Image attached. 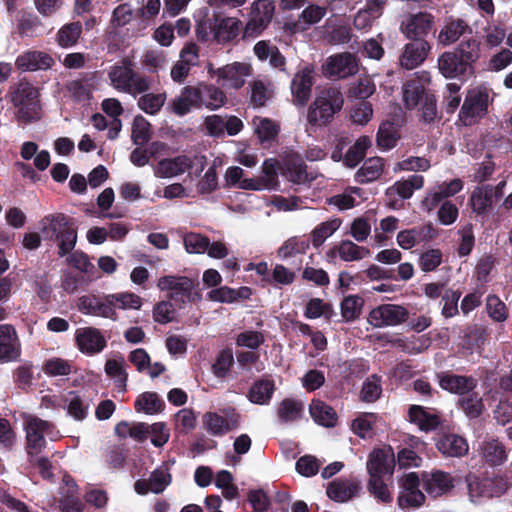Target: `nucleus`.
Segmentation results:
<instances>
[{
	"instance_id": "nucleus-1",
	"label": "nucleus",
	"mask_w": 512,
	"mask_h": 512,
	"mask_svg": "<svg viewBox=\"0 0 512 512\" xmlns=\"http://www.w3.org/2000/svg\"><path fill=\"white\" fill-rule=\"evenodd\" d=\"M344 104V97L338 87L321 89L307 112V121L312 126L322 127L329 124Z\"/></svg>"
},
{
	"instance_id": "nucleus-2",
	"label": "nucleus",
	"mask_w": 512,
	"mask_h": 512,
	"mask_svg": "<svg viewBox=\"0 0 512 512\" xmlns=\"http://www.w3.org/2000/svg\"><path fill=\"white\" fill-rule=\"evenodd\" d=\"M107 75L115 90L134 97L148 91L152 83L149 77L137 73L132 62L126 58L111 66Z\"/></svg>"
},
{
	"instance_id": "nucleus-3",
	"label": "nucleus",
	"mask_w": 512,
	"mask_h": 512,
	"mask_svg": "<svg viewBox=\"0 0 512 512\" xmlns=\"http://www.w3.org/2000/svg\"><path fill=\"white\" fill-rule=\"evenodd\" d=\"M11 102L20 121L27 123L41 117L39 91L28 81L21 80L11 88Z\"/></svg>"
},
{
	"instance_id": "nucleus-4",
	"label": "nucleus",
	"mask_w": 512,
	"mask_h": 512,
	"mask_svg": "<svg viewBox=\"0 0 512 512\" xmlns=\"http://www.w3.org/2000/svg\"><path fill=\"white\" fill-rule=\"evenodd\" d=\"M41 224L44 235L49 239L58 241L59 256L62 257L74 249L77 233L65 215H48L42 220Z\"/></svg>"
},
{
	"instance_id": "nucleus-5",
	"label": "nucleus",
	"mask_w": 512,
	"mask_h": 512,
	"mask_svg": "<svg viewBox=\"0 0 512 512\" xmlns=\"http://www.w3.org/2000/svg\"><path fill=\"white\" fill-rule=\"evenodd\" d=\"M23 428L26 434L27 453L35 455L42 451L46 446L45 437L56 440L59 437L51 422L40 419L39 417L24 413L22 414Z\"/></svg>"
},
{
	"instance_id": "nucleus-6",
	"label": "nucleus",
	"mask_w": 512,
	"mask_h": 512,
	"mask_svg": "<svg viewBox=\"0 0 512 512\" xmlns=\"http://www.w3.org/2000/svg\"><path fill=\"white\" fill-rule=\"evenodd\" d=\"M208 76L220 87L238 90L251 75V66L245 62H233L222 67H215L212 62L206 64Z\"/></svg>"
},
{
	"instance_id": "nucleus-7",
	"label": "nucleus",
	"mask_w": 512,
	"mask_h": 512,
	"mask_svg": "<svg viewBox=\"0 0 512 512\" xmlns=\"http://www.w3.org/2000/svg\"><path fill=\"white\" fill-rule=\"evenodd\" d=\"M205 165L206 158L204 156L194 155L190 157L180 155L159 161L154 169V175L159 178H173L189 172V176H191L203 171Z\"/></svg>"
},
{
	"instance_id": "nucleus-8",
	"label": "nucleus",
	"mask_w": 512,
	"mask_h": 512,
	"mask_svg": "<svg viewBox=\"0 0 512 512\" xmlns=\"http://www.w3.org/2000/svg\"><path fill=\"white\" fill-rule=\"evenodd\" d=\"M489 105V94L486 89L474 88L468 91L461 107L459 118L461 122L470 126L486 115Z\"/></svg>"
},
{
	"instance_id": "nucleus-9",
	"label": "nucleus",
	"mask_w": 512,
	"mask_h": 512,
	"mask_svg": "<svg viewBox=\"0 0 512 512\" xmlns=\"http://www.w3.org/2000/svg\"><path fill=\"white\" fill-rule=\"evenodd\" d=\"M272 0H256L251 5V17L243 29L244 38L260 35L269 25L274 14Z\"/></svg>"
},
{
	"instance_id": "nucleus-10",
	"label": "nucleus",
	"mask_w": 512,
	"mask_h": 512,
	"mask_svg": "<svg viewBox=\"0 0 512 512\" xmlns=\"http://www.w3.org/2000/svg\"><path fill=\"white\" fill-rule=\"evenodd\" d=\"M505 181L497 185H483L476 187L470 195V205L474 213L484 215L488 213L503 196Z\"/></svg>"
},
{
	"instance_id": "nucleus-11",
	"label": "nucleus",
	"mask_w": 512,
	"mask_h": 512,
	"mask_svg": "<svg viewBox=\"0 0 512 512\" xmlns=\"http://www.w3.org/2000/svg\"><path fill=\"white\" fill-rule=\"evenodd\" d=\"M400 488L397 502L401 509L418 508L424 504L425 495L419 489V477L416 473L403 475L400 479Z\"/></svg>"
},
{
	"instance_id": "nucleus-12",
	"label": "nucleus",
	"mask_w": 512,
	"mask_h": 512,
	"mask_svg": "<svg viewBox=\"0 0 512 512\" xmlns=\"http://www.w3.org/2000/svg\"><path fill=\"white\" fill-rule=\"evenodd\" d=\"M357 58L348 52L338 53L326 59L323 74L328 78H346L358 72Z\"/></svg>"
},
{
	"instance_id": "nucleus-13",
	"label": "nucleus",
	"mask_w": 512,
	"mask_h": 512,
	"mask_svg": "<svg viewBox=\"0 0 512 512\" xmlns=\"http://www.w3.org/2000/svg\"><path fill=\"white\" fill-rule=\"evenodd\" d=\"M407 318L408 311L403 306L383 304L371 310L368 315V322L376 328H383L399 325Z\"/></svg>"
},
{
	"instance_id": "nucleus-14",
	"label": "nucleus",
	"mask_w": 512,
	"mask_h": 512,
	"mask_svg": "<svg viewBox=\"0 0 512 512\" xmlns=\"http://www.w3.org/2000/svg\"><path fill=\"white\" fill-rule=\"evenodd\" d=\"M239 425V415L234 409L224 411L223 414L207 412L203 416L204 428L214 436H222Z\"/></svg>"
},
{
	"instance_id": "nucleus-15",
	"label": "nucleus",
	"mask_w": 512,
	"mask_h": 512,
	"mask_svg": "<svg viewBox=\"0 0 512 512\" xmlns=\"http://www.w3.org/2000/svg\"><path fill=\"white\" fill-rule=\"evenodd\" d=\"M430 82V75L428 72L422 71L417 73V77L408 80L402 87V100L406 109L412 110L418 107L424 100L427 94L424 83Z\"/></svg>"
},
{
	"instance_id": "nucleus-16",
	"label": "nucleus",
	"mask_w": 512,
	"mask_h": 512,
	"mask_svg": "<svg viewBox=\"0 0 512 512\" xmlns=\"http://www.w3.org/2000/svg\"><path fill=\"white\" fill-rule=\"evenodd\" d=\"M78 349L88 355L100 353L106 347V339L101 331L94 327L78 328L75 332Z\"/></svg>"
},
{
	"instance_id": "nucleus-17",
	"label": "nucleus",
	"mask_w": 512,
	"mask_h": 512,
	"mask_svg": "<svg viewBox=\"0 0 512 512\" xmlns=\"http://www.w3.org/2000/svg\"><path fill=\"white\" fill-rule=\"evenodd\" d=\"M157 287L161 291H169L172 298L185 301L190 299L194 283L186 276L165 275L158 279Z\"/></svg>"
},
{
	"instance_id": "nucleus-18",
	"label": "nucleus",
	"mask_w": 512,
	"mask_h": 512,
	"mask_svg": "<svg viewBox=\"0 0 512 512\" xmlns=\"http://www.w3.org/2000/svg\"><path fill=\"white\" fill-rule=\"evenodd\" d=\"M21 344L12 325H0V363L16 361L20 357Z\"/></svg>"
},
{
	"instance_id": "nucleus-19",
	"label": "nucleus",
	"mask_w": 512,
	"mask_h": 512,
	"mask_svg": "<svg viewBox=\"0 0 512 512\" xmlns=\"http://www.w3.org/2000/svg\"><path fill=\"white\" fill-rule=\"evenodd\" d=\"M77 307L83 314L104 317L112 320L117 319V313L113 312L111 308L109 294L105 295L103 298L91 295L82 296L78 300Z\"/></svg>"
},
{
	"instance_id": "nucleus-20",
	"label": "nucleus",
	"mask_w": 512,
	"mask_h": 512,
	"mask_svg": "<svg viewBox=\"0 0 512 512\" xmlns=\"http://www.w3.org/2000/svg\"><path fill=\"white\" fill-rule=\"evenodd\" d=\"M463 189L460 179H453L449 183H442L429 190L423 198L421 205L427 212L433 211L442 200L452 197Z\"/></svg>"
},
{
	"instance_id": "nucleus-21",
	"label": "nucleus",
	"mask_w": 512,
	"mask_h": 512,
	"mask_svg": "<svg viewBox=\"0 0 512 512\" xmlns=\"http://www.w3.org/2000/svg\"><path fill=\"white\" fill-rule=\"evenodd\" d=\"M366 466L369 478L391 475L395 466L394 454L381 449L373 450L369 454Z\"/></svg>"
},
{
	"instance_id": "nucleus-22",
	"label": "nucleus",
	"mask_w": 512,
	"mask_h": 512,
	"mask_svg": "<svg viewBox=\"0 0 512 512\" xmlns=\"http://www.w3.org/2000/svg\"><path fill=\"white\" fill-rule=\"evenodd\" d=\"M423 487L432 497L448 493L454 486V480L449 473L443 471L424 472Z\"/></svg>"
},
{
	"instance_id": "nucleus-23",
	"label": "nucleus",
	"mask_w": 512,
	"mask_h": 512,
	"mask_svg": "<svg viewBox=\"0 0 512 512\" xmlns=\"http://www.w3.org/2000/svg\"><path fill=\"white\" fill-rule=\"evenodd\" d=\"M195 87L199 98L198 109L205 107L209 110H217L225 105L227 97L220 86L202 82Z\"/></svg>"
},
{
	"instance_id": "nucleus-24",
	"label": "nucleus",
	"mask_w": 512,
	"mask_h": 512,
	"mask_svg": "<svg viewBox=\"0 0 512 512\" xmlns=\"http://www.w3.org/2000/svg\"><path fill=\"white\" fill-rule=\"evenodd\" d=\"M370 254L371 252L367 247L357 245L351 240H342L327 252L328 257L335 258L338 256L345 262L360 261L369 257Z\"/></svg>"
},
{
	"instance_id": "nucleus-25",
	"label": "nucleus",
	"mask_w": 512,
	"mask_h": 512,
	"mask_svg": "<svg viewBox=\"0 0 512 512\" xmlns=\"http://www.w3.org/2000/svg\"><path fill=\"white\" fill-rule=\"evenodd\" d=\"M314 74L315 71L313 67L305 66L295 74L292 80L291 91L295 101L300 105H304L310 96Z\"/></svg>"
},
{
	"instance_id": "nucleus-26",
	"label": "nucleus",
	"mask_w": 512,
	"mask_h": 512,
	"mask_svg": "<svg viewBox=\"0 0 512 512\" xmlns=\"http://www.w3.org/2000/svg\"><path fill=\"white\" fill-rule=\"evenodd\" d=\"M438 69L446 78H460L472 74V71L460 59L458 53L454 51L444 52L440 55L438 58Z\"/></svg>"
},
{
	"instance_id": "nucleus-27",
	"label": "nucleus",
	"mask_w": 512,
	"mask_h": 512,
	"mask_svg": "<svg viewBox=\"0 0 512 512\" xmlns=\"http://www.w3.org/2000/svg\"><path fill=\"white\" fill-rule=\"evenodd\" d=\"M429 50V44L423 40L407 44L400 56L401 66L408 70L416 68L426 59Z\"/></svg>"
},
{
	"instance_id": "nucleus-28",
	"label": "nucleus",
	"mask_w": 512,
	"mask_h": 512,
	"mask_svg": "<svg viewBox=\"0 0 512 512\" xmlns=\"http://www.w3.org/2000/svg\"><path fill=\"white\" fill-rule=\"evenodd\" d=\"M439 385L442 389L458 394L460 398L465 394L474 390L477 382L472 377L454 375V374H442L439 375Z\"/></svg>"
},
{
	"instance_id": "nucleus-29",
	"label": "nucleus",
	"mask_w": 512,
	"mask_h": 512,
	"mask_svg": "<svg viewBox=\"0 0 512 512\" xmlns=\"http://www.w3.org/2000/svg\"><path fill=\"white\" fill-rule=\"evenodd\" d=\"M325 15V7L312 4L302 11L298 21L287 23L285 26L293 34L303 32L310 26L318 23Z\"/></svg>"
},
{
	"instance_id": "nucleus-30",
	"label": "nucleus",
	"mask_w": 512,
	"mask_h": 512,
	"mask_svg": "<svg viewBox=\"0 0 512 512\" xmlns=\"http://www.w3.org/2000/svg\"><path fill=\"white\" fill-rule=\"evenodd\" d=\"M385 0H367L365 8L354 17V26L358 30H368L373 22L382 15Z\"/></svg>"
},
{
	"instance_id": "nucleus-31",
	"label": "nucleus",
	"mask_w": 512,
	"mask_h": 512,
	"mask_svg": "<svg viewBox=\"0 0 512 512\" xmlns=\"http://www.w3.org/2000/svg\"><path fill=\"white\" fill-rule=\"evenodd\" d=\"M15 64L21 70L35 71L50 68L53 64V59L45 52L27 51L17 57Z\"/></svg>"
},
{
	"instance_id": "nucleus-32",
	"label": "nucleus",
	"mask_w": 512,
	"mask_h": 512,
	"mask_svg": "<svg viewBox=\"0 0 512 512\" xmlns=\"http://www.w3.org/2000/svg\"><path fill=\"white\" fill-rule=\"evenodd\" d=\"M437 449L446 457H462L468 453L469 446L465 438L456 434H446L439 438Z\"/></svg>"
},
{
	"instance_id": "nucleus-33",
	"label": "nucleus",
	"mask_w": 512,
	"mask_h": 512,
	"mask_svg": "<svg viewBox=\"0 0 512 512\" xmlns=\"http://www.w3.org/2000/svg\"><path fill=\"white\" fill-rule=\"evenodd\" d=\"M409 420L423 431H432L440 424L439 415L422 406L413 405L409 409Z\"/></svg>"
},
{
	"instance_id": "nucleus-34",
	"label": "nucleus",
	"mask_w": 512,
	"mask_h": 512,
	"mask_svg": "<svg viewBox=\"0 0 512 512\" xmlns=\"http://www.w3.org/2000/svg\"><path fill=\"white\" fill-rule=\"evenodd\" d=\"M433 23V17L427 13H418L409 17L406 23L402 25V31L411 39H416L426 35Z\"/></svg>"
},
{
	"instance_id": "nucleus-35",
	"label": "nucleus",
	"mask_w": 512,
	"mask_h": 512,
	"mask_svg": "<svg viewBox=\"0 0 512 512\" xmlns=\"http://www.w3.org/2000/svg\"><path fill=\"white\" fill-rule=\"evenodd\" d=\"M385 161L381 157H370L366 159L355 174L356 181L364 184L376 181L383 174Z\"/></svg>"
},
{
	"instance_id": "nucleus-36",
	"label": "nucleus",
	"mask_w": 512,
	"mask_h": 512,
	"mask_svg": "<svg viewBox=\"0 0 512 512\" xmlns=\"http://www.w3.org/2000/svg\"><path fill=\"white\" fill-rule=\"evenodd\" d=\"M198 96L195 86H186L181 93L175 97L170 105L174 114L183 116L190 112L192 108H198Z\"/></svg>"
},
{
	"instance_id": "nucleus-37",
	"label": "nucleus",
	"mask_w": 512,
	"mask_h": 512,
	"mask_svg": "<svg viewBox=\"0 0 512 512\" xmlns=\"http://www.w3.org/2000/svg\"><path fill=\"white\" fill-rule=\"evenodd\" d=\"M359 484L349 480H335L327 487V496L337 502H346L357 494Z\"/></svg>"
},
{
	"instance_id": "nucleus-38",
	"label": "nucleus",
	"mask_w": 512,
	"mask_h": 512,
	"mask_svg": "<svg viewBox=\"0 0 512 512\" xmlns=\"http://www.w3.org/2000/svg\"><path fill=\"white\" fill-rule=\"evenodd\" d=\"M424 185V178L421 175H412L406 180L395 182L386 191L388 196L398 195L402 199H409L414 190L421 189Z\"/></svg>"
},
{
	"instance_id": "nucleus-39",
	"label": "nucleus",
	"mask_w": 512,
	"mask_h": 512,
	"mask_svg": "<svg viewBox=\"0 0 512 512\" xmlns=\"http://www.w3.org/2000/svg\"><path fill=\"white\" fill-rule=\"evenodd\" d=\"M309 412L314 421L322 426L333 427L337 422L334 409L321 400H313Z\"/></svg>"
},
{
	"instance_id": "nucleus-40",
	"label": "nucleus",
	"mask_w": 512,
	"mask_h": 512,
	"mask_svg": "<svg viewBox=\"0 0 512 512\" xmlns=\"http://www.w3.org/2000/svg\"><path fill=\"white\" fill-rule=\"evenodd\" d=\"M242 29V22L235 17L220 19L215 26L214 36L219 42H228L236 38Z\"/></svg>"
},
{
	"instance_id": "nucleus-41",
	"label": "nucleus",
	"mask_w": 512,
	"mask_h": 512,
	"mask_svg": "<svg viewBox=\"0 0 512 512\" xmlns=\"http://www.w3.org/2000/svg\"><path fill=\"white\" fill-rule=\"evenodd\" d=\"M275 384L272 380L262 378L256 381L248 392V399L259 405L267 404L274 392Z\"/></svg>"
},
{
	"instance_id": "nucleus-42",
	"label": "nucleus",
	"mask_w": 512,
	"mask_h": 512,
	"mask_svg": "<svg viewBox=\"0 0 512 512\" xmlns=\"http://www.w3.org/2000/svg\"><path fill=\"white\" fill-rule=\"evenodd\" d=\"M252 124L261 142L275 139L280 131L279 123L267 117L255 116Z\"/></svg>"
},
{
	"instance_id": "nucleus-43",
	"label": "nucleus",
	"mask_w": 512,
	"mask_h": 512,
	"mask_svg": "<svg viewBox=\"0 0 512 512\" xmlns=\"http://www.w3.org/2000/svg\"><path fill=\"white\" fill-rule=\"evenodd\" d=\"M430 231L431 226L427 227H414L411 229L402 230L397 234V244L404 250H409L415 247L422 241L427 240L425 231Z\"/></svg>"
},
{
	"instance_id": "nucleus-44",
	"label": "nucleus",
	"mask_w": 512,
	"mask_h": 512,
	"mask_svg": "<svg viewBox=\"0 0 512 512\" xmlns=\"http://www.w3.org/2000/svg\"><path fill=\"white\" fill-rule=\"evenodd\" d=\"M372 141L366 136H360L353 146L345 153L343 161L347 167L354 168L365 156L366 151L371 147Z\"/></svg>"
},
{
	"instance_id": "nucleus-45",
	"label": "nucleus",
	"mask_w": 512,
	"mask_h": 512,
	"mask_svg": "<svg viewBox=\"0 0 512 512\" xmlns=\"http://www.w3.org/2000/svg\"><path fill=\"white\" fill-rule=\"evenodd\" d=\"M309 241L303 237L293 236L288 238L277 250V256L287 260L298 254H304L309 248Z\"/></svg>"
},
{
	"instance_id": "nucleus-46",
	"label": "nucleus",
	"mask_w": 512,
	"mask_h": 512,
	"mask_svg": "<svg viewBox=\"0 0 512 512\" xmlns=\"http://www.w3.org/2000/svg\"><path fill=\"white\" fill-rule=\"evenodd\" d=\"M341 226V220L334 218L318 224L310 234L311 243L315 248L320 247L326 239L332 236Z\"/></svg>"
},
{
	"instance_id": "nucleus-47",
	"label": "nucleus",
	"mask_w": 512,
	"mask_h": 512,
	"mask_svg": "<svg viewBox=\"0 0 512 512\" xmlns=\"http://www.w3.org/2000/svg\"><path fill=\"white\" fill-rule=\"evenodd\" d=\"M109 298L113 312H116L117 309L139 310L142 306L141 297L132 292L109 294Z\"/></svg>"
},
{
	"instance_id": "nucleus-48",
	"label": "nucleus",
	"mask_w": 512,
	"mask_h": 512,
	"mask_svg": "<svg viewBox=\"0 0 512 512\" xmlns=\"http://www.w3.org/2000/svg\"><path fill=\"white\" fill-rule=\"evenodd\" d=\"M468 29V25L460 19L449 21L440 31L439 42L445 46L456 42Z\"/></svg>"
},
{
	"instance_id": "nucleus-49",
	"label": "nucleus",
	"mask_w": 512,
	"mask_h": 512,
	"mask_svg": "<svg viewBox=\"0 0 512 512\" xmlns=\"http://www.w3.org/2000/svg\"><path fill=\"white\" fill-rule=\"evenodd\" d=\"M466 482L468 486V494L470 501L476 503L482 497H490L492 493L490 491V486L492 481L489 479L480 480L475 475H468L466 477Z\"/></svg>"
},
{
	"instance_id": "nucleus-50",
	"label": "nucleus",
	"mask_w": 512,
	"mask_h": 512,
	"mask_svg": "<svg viewBox=\"0 0 512 512\" xmlns=\"http://www.w3.org/2000/svg\"><path fill=\"white\" fill-rule=\"evenodd\" d=\"M398 137L395 124L390 121H384L378 128L376 142L380 149L388 150L396 145Z\"/></svg>"
},
{
	"instance_id": "nucleus-51",
	"label": "nucleus",
	"mask_w": 512,
	"mask_h": 512,
	"mask_svg": "<svg viewBox=\"0 0 512 512\" xmlns=\"http://www.w3.org/2000/svg\"><path fill=\"white\" fill-rule=\"evenodd\" d=\"M278 161L269 158L266 159L262 164L261 174L258 176L263 190H273L278 186Z\"/></svg>"
},
{
	"instance_id": "nucleus-52",
	"label": "nucleus",
	"mask_w": 512,
	"mask_h": 512,
	"mask_svg": "<svg viewBox=\"0 0 512 512\" xmlns=\"http://www.w3.org/2000/svg\"><path fill=\"white\" fill-rule=\"evenodd\" d=\"M482 457L491 465H499L506 460V451L497 440L485 442L481 447Z\"/></svg>"
},
{
	"instance_id": "nucleus-53",
	"label": "nucleus",
	"mask_w": 512,
	"mask_h": 512,
	"mask_svg": "<svg viewBox=\"0 0 512 512\" xmlns=\"http://www.w3.org/2000/svg\"><path fill=\"white\" fill-rule=\"evenodd\" d=\"M303 412L301 401L284 399L278 408V417L282 422H292L299 419Z\"/></svg>"
},
{
	"instance_id": "nucleus-54",
	"label": "nucleus",
	"mask_w": 512,
	"mask_h": 512,
	"mask_svg": "<svg viewBox=\"0 0 512 512\" xmlns=\"http://www.w3.org/2000/svg\"><path fill=\"white\" fill-rule=\"evenodd\" d=\"M364 300L357 295H350L341 302V315L345 321H353L358 318L362 312Z\"/></svg>"
},
{
	"instance_id": "nucleus-55",
	"label": "nucleus",
	"mask_w": 512,
	"mask_h": 512,
	"mask_svg": "<svg viewBox=\"0 0 512 512\" xmlns=\"http://www.w3.org/2000/svg\"><path fill=\"white\" fill-rule=\"evenodd\" d=\"M166 99V93H146L139 98L138 106L145 113L154 115L160 111Z\"/></svg>"
},
{
	"instance_id": "nucleus-56",
	"label": "nucleus",
	"mask_w": 512,
	"mask_h": 512,
	"mask_svg": "<svg viewBox=\"0 0 512 512\" xmlns=\"http://www.w3.org/2000/svg\"><path fill=\"white\" fill-rule=\"evenodd\" d=\"M163 402L156 393L145 392L138 396L135 402V408L138 412L145 414H155L162 409Z\"/></svg>"
},
{
	"instance_id": "nucleus-57",
	"label": "nucleus",
	"mask_w": 512,
	"mask_h": 512,
	"mask_svg": "<svg viewBox=\"0 0 512 512\" xmlns=\"http://www.w3.org/2000/svg\"><path fill=\"white\" fill-rule=\"evenodd\" d=\"M272 86L263 80H254L251 83V102L256 107L264 106L272 97Z\"/></svg>"
},
{
	"instance_id": "nucleus-58",
	"label": "nucleus",
	"mask_w": 512,
	"mask_h": 512,
	"mask_svg": "<svg viewBox=\"0 0 512 512\" xmlns=\"http://www.w3.org/2000/svg\"><path fill=\"white\" fill-rule=\"evenodd\" d=\"M460 405L466 415L471 418L480 416L484 410L482 399L474 390L460 398Z\"/></svg>"
},
{
	"instance_id": "nucleus-59",
	"label": "nucleus",
	"mask_w": 512,
	"mask_h": 512,
	"mask_svg": "<svg viewBox=\"0 0 512 512\" xmlns=\"http://www.w3.org/2000/svg\"><path fill=\"white\" fill-rule=\"evenodd\" d=\"M367 490L378 501L382 503H391L393 500L392 493L388 485L384 482L383 477L369 478Z\"/></svg>"
},
{
	"instance_id": "nucleus-60",
	"label": "nucleus",
	"mask_w": 512,
	"mask_h": 512,
	"mask_svg": "<svg viewBox=\"0 0 512 512\" xmlns=\"http://www.w3.org/2000/svg\"><path fill=\"white\" fill-rule=\"evenodd\" d=\"M131 139L135 145H144L150 139V123L143 116H136L132 123Z\"/></svg>"
},
{
	"instance_id": "nucleus-61",
	"label": "nucleus",
	"mask_w": 512,
	"mask_h": 512,
	"mask_svg": "<svg viewBox=\"0 0 512 512\" xmlns=\"http://www.w3.org/2000/svg\"><path fill=\"white\" fill-rule=\"evenodd\" d=\"M361 190L357 187L349 188L344 192L329 198L328 203L339 210H348L356 205L355 195L360 196Z\"/></svg>"
},
{
	"instance_id": "nucleus-62",
	"label": "nucleus",
	"mask_w": 512,
	"mask_h": 512,
	"mask_svg": "<svg viewBox=\"0 0 512 512\" xmlns=\"http://www.w3.org/2000/svg\"><path fill=\"white\" fill-rule=\"evenodd\" d=\"M183 244L189 254H202L209 247V239L198 233L190 232L184 235Z\"/></svg>"
},
{
	"instance_id": "nucleus-63",
	"label": "nucleus",
	"mask_w": 512,
	"mask_h": 512,
	"mask_svg": "<svg viewBox=\"0 0 512 512\" xmlns=\"http://www.w3.org/2000/svg\"><path fill=\"white\" fill-rule=\"evenodd\" d=\"M82 27L80 23H69L63 26L57 34L58 44L62 47L74 45L80 37Z\"/></svg>"
},
{
	"instance_id": "nucleus-64",
	"label": "nucleus",
	"mask_w": 512,
	"mask_h": 512,
	"mask_svg": "<svg viewBox=\"0 0 512 512\" xmlns=\"http://www.w3.org/2000/svg\"><path fill=\"white\" fill-rule=\"evenodd\" d=\"M67 403V412L70 416H72L76 420L85 419L89 404L84 402V400L74 392L69 393L66 398Z\"/></svg>"
}]
</instances>
